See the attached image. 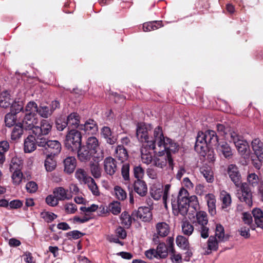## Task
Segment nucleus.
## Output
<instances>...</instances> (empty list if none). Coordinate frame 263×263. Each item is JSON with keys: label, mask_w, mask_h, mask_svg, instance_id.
Here are the masks:
<instances>
[{"label": "nucleus", "mask_w": 263, "mask_h": 263, "mask_svg": "<svg viewBox=\"0 0 263 263\" xmlns=\"http://www.w3.org/2000/svg\"><path fill=\"white\" fill-rule=\"evenodd\" d=\"M154 137L156 144L151 143L149 149L154 150L155 153L153 165L163 169L168 164L173 169L174 164L172 154L178 151V145L170 138L164 137L162 128L160 126L154 129Z\"/></svg>", "instance_id": "1"}, {"label": "nucleus", "mask_w": 263, "mask_h": 263, "mask_svg": "<svg viewBox=\"0 0 263 263\" xmlns=\"http://www.w3.org/2000/svg\"><path fill=\"white\" fill-rule=\"evenodd\" d=\"M217 142L218 138L214 131L199 132L196 137L195 149L198 153L204 156L208 149V144L216 145Z\"/></svg>", "instance_id": "2"}, {"label": "nucleus", "mask_w": 263, "mask_h": 263, "mask_svg": "<svg viewBox=\"0 0 263 263\" xmlns=\"http://www.w3.org/2000/svg\"><path fill=\"white\" fill-rule=\"evenodd\" d=\"M187 196L189 193L187 190L182 187L179 192L177 201H172L173 212L175 215L185 216L187 214L189 210Z\"/></svg>", "instance_id": "3"}, {"label": "nucleus", "mask_w": 263, "mask_h": 263, "mask_svg": "<svg viewBox=\"0 0 263 263\" xmlns=\"http://www.w3.org/2000/svg\"><path fill=\"white\" fill-rule=\"evenodd\" d=\"M152 127L151 125L146 124L145 123H138L136 128V136L141 142L146 143L145 145L148 146L149 149L151 148V143L156 144V139L150 138L149 136V132L151 130Z\"/></svg>", "instance_id": "4"}, {"label": "nucleus", "mask_w": 263, "mask_h": 263, "mask_svg": "<svg viewBox=\"0 0 263 263\" xmlns=\"http://www.w3.org/2000/svg\"><path fill=\"white\" fill-rule=\"evenodd\" d=\"M64 143L68 149L74 151L82 144L81 133L76 129L70 130L66 136Z\"/></svg>", "instance_id": "5"}, {"label": "nucleus", "mask_w": 263, "mask_h": 263, "mask_svg": "<svg viewBox=\"0 0 263 263\" xmlns=\"http://www.w3.org/2000/svg\"><path fill=\"white\" fill-rule=\"evenodd\" d=\"M37 145L47 150L50 154L55 156L59 154L61 151V144L58 140H51L44 137L38 138L36 140Z\"/></svg>", "instance_id": "6"}, {"label": "nucleus", "mask_w": 263, "mask_h": 263, "mask_svg": "<svg viewBox=\"0 0 263 263\" xmlns=\"http://www.w3.org/2000/svg\"><path fill=\"white\" fill-rule=\"evenodd\" d=\"M229 135L231 138L230 141L234 143L239 153L241 155L245 154L249 147L247 142L243 140L241 137L234 131H230Z\"/></svg>", "instance_id": "7"}, {"label": "nucleus", "mask_w": 263, "mask_h": 263, "mask_svg": "<svg viewBox=\"0 0 263 263\" xmlns=\"http://www.w3.org/2000/svg\"><path fill=\"white\" fill-rule=\"evenodd\" d=\"M237 196L240 201L245 202L249 206L252 205V194L247 183L241 184L240 190L237 192Z\"/></svg>", "instance_id": "8"}, {"label": "nucleus", "mask_w": 263, "mask_h": 263, "mask_svg": "<svg viewBox=\"0 0 263 263\" xmlns=\"http://www.w3.org/2000/svg\"><path fill=\"white\" fill-rule=\"evenodd\" d=\"M52 129V125L46 120H42L40 126H36L32 132L35 136L39 137L48 135Z\"/></svg>", "instance_id": "9"}, {"label": "nucleus", "mask_w": 263, "mask_h": 263, "mask_svg": "<svg viewBox=\"0 0 263 263\" xmlns=\"http://www.w3.org/2000/svg\"><path fill=\"white\" fill-rule=\"evenodd\" d=\"M227 172L231 180L236 186H238L241 184V177L237 166L234 164L229 165Z\"/></svg>", "instance_id": "10"}, {"label": "nucleus", "mask_w": 263, "mask_h": 263, "mask_svg": "<svg viewBox=\"0 0 263 263\" xmlns=\"http://www.w3.org/2000/svg\"><path fill=\"white\" fill-rule=\"evenodd\" d=\"M75 151H77V157L80 161L87 162L91 159L92 152L85 145L81 144Z\"/></svg>", "instance_id": "11"}, {"label": "nucleus", "mask_w": 263, "mask_h": 263, "mask_svg": "<svg viewBox=\"0 0 263 263\" xmlns=\"http://www.w3.org/2000/svg\"><path fill=\"white\" fill-rule=\"evenodd\" d=\"M103 167L107 174L112 176L117 170V162L111 157H106L103 162Z\"/></svg>", "instance_id": "12"}, {"label": "nucleus", "mask_w": 263, "mask_h": 263, "mask_svg": "<svg viewBox=\"0 0 263 263\" xmlns=\"http://www.w3.org/2000/svg\"><path fill=\"white\" fill-rule=\"evenodd\" d=\"M133 216L136 217L137 219L148 221L152 219V214L148 207H140L137 212L133 213Z\"/></svg>", "instance_id": "13"}, {"label": "nucleus", "mask_w": 263, "mask_h": 263, "mask_svg": "<svg viewBox=\"0 0 263 263\" xmlns=\"http://www.w3.org/2000/svg\"><path fill=\"white\" fill-rule=\"evenodd\" d=\"M38 123V119L36 116L31 115H25L22 121V127L26 130L31 129L33 132V128Z\"/></svg>", "instance_id": "14"}, {"label": "nucleus", "mask_w": 263, "mask_h": 263, "mask_svg": "<svg viewBox=\"0 0 263 263\" xmlns=\"http://www.w3.org/2000/svg\"><path fill=\"white\" fill-rule=\"evenodd\" d=\"M53 194L59 201L69 200L72 199V196L67 189L63 187H57L53 191Z\"/></svg>", "instance_id": "15"}, {"label": "nucleus", "mask_w": 263, "mask_h": 263, "mask_svg": "<svg viewBox=\"0 0 263 263\" xmlns=\"http://www.w3.org/2000/svg\"><path fill=\"white\" fill-rule=\"evenodd\" d=\"M79 129L84 131L85 133L93 134L98 130V126L93 120L88 119L84 124H80Z\"/></svg>", "instance_id": "16"}, {"label": "nucleus", "mask_w": 263, "mask_h": 263, "mask_svg": "<svg viewBox=\"0 0 263 263\" xmlns=\"http://www.w3.org/2000/svg\"><path fill=\"white\" fill-rule=\"evenodd\" d=\"M208 221V215L205 212L203 211L197 212L195 216L192 220L193 223L196 226L207 225Z\"/></svg>", "instance_id": "17"}, {"label": "nucleus", "mask_w": 263, "mask_h": 263, "mask_svg": "<svg viewBox=\"0 0 263 263\" xmlns=\"http://www.w3.org/2000/svg\"><path fill=\"white\" fill-rule=\"evenodd\" d=\"M64 171L67 174L73 172L77 166V160L74 157L68 156L63 161Z\"/></svg>", "instance_id": "18"}, {"label": "nucleus", "mask_w": 263, "mask_h": 263, "mask_svg": "<svg viewBox=\"0 0 263 263\" xmlns=\"http://www.w3.org/2000/svg\"><path fill=\"white\" fill-rule=\"evenodd\" d=\"M156 232L158 237H164L170 233V227L166 222H158L156 225Z\"/></svg>", "instance_id": "19"}, {"label": "nucleus", "mask_w": 263, "mask_h": 263, "mask_svg": "<svg viewBox=\"0 0 263 263\" xmlns=\"http://www.w3.org/2000/svg\"><path fill=\"white\" fill-rule=\"evenodd\" d=\"M134 190L140 196H144L147 192L146 183L141 180H137L134 184Z\"/></svg>", "instance_id": "20"}, {"label": "nucleus", "mask_w": 263, "mask_h": 263, "mask_svg": "<svg viewBox=\"0 0 263 263\" xmlns=\"http://www.w3.org/2000/svg\"><path fill=\"white\" fill-rule=\"evenodd\" d=\"M205 199L208 206L209 213L214 216L216 214V198L214 194L212 193L208 194L205 196Z\"/></svg>", "instance_id": "21"}, {"label": "nucleus", "mask_w": 263, "mask_h": 263, "mask_svg": "<svg viewBox=\"0 0 263 263\" xmlns=\"http://www.w3.org/2000/svg\"><path fill=\"white\" fill-rule=\"evenodd\" d=\"M252 148L256 157L263 159V144L258 139H255L252 142Z\"/></svg>", "instance_id": "22"}, {"label": "nucleus", "mask_w": 263, "mask_h": 263, "mask_svg": "<svg viewBox=\"0 0 263 263\" xmlns=\"http://www.w3.org/2000/svg\"><path fill=\"white\" fill-rule=\"evenodd\" d=\"M101 134L102 136L106 140L107 143L109 144H114L117 140L116 137L112 135L110 128L107 126L102 127Z\"/></svg>", "instance_id": "23"}, {"label": "nucleus", "mask_w": 263, "mask_h": 263, "mask_svg": "<svg viewBox=\"0 0 263 263\" xmlns=\"http://www.w3.org/2000/svg\"><path fill=\"white\" fill-rule=\"evenodd\" d=\"M217 151L221 153L226 158H229L232 156L231 147L226 142H221L216 144Z\"/></svg>", "instance_id": "24"}, {"label": "nucleus", "mask_w": 263, "mask_h": 263, "mask_svg": "<svg viewBox=\"0 0 263 263\" xmlns=\"http://www.w3.org/2000/svg\"><path fill=\"white\" fill-rule=\"evenodd\" d=\"M36 141L34 136H28L24 141V151L25 153H31L36 147Z\"/></svg>", "instance_id": "25"}, {"label": "nucleus", "mask_w": 263, "mask_h": 263, "mask_svg": "<svg viewBox=\"0 0 263 263\" xmlns=\"http://www.w3.org/2000/svg\"><path fill=\"white\" fill-rule=\"evenodd\" d=\"M114 156L121 162H124L128 159V155L124 146L119 145L115 149Z\"/></svg>", "instance_id": "26"}, {"label": "nucleus", "mask_w": 263, "mask_h": 263, "mask_svg": "<svg viewBox=\"0 0 263 263\" xmlns=\"http://www.w3.org/2000/svg\"><path fill=\"white\" fill-rule=\"evenodd\" d=\"M80 117L76 112L70 114L67 118L66 122L69 127L78 128L79 129Z\"/></svg>", "instance_id": "27"}, {"label": "nucleus", "mask_w": 263, "mask_h": 263, "mask_svg": "<svg viewBox=\"0 0 263 263\" xmlns=\"http://www.w3.org/2000/svg\"><path fill=\"white\" fill-rule=\"evenodd\" d=\"M247 181L249 185L258 188L263 184L262 179L255 173H250L247 176Z\"/></svg>", "instance_id": "28"}, {"label": "nucleus", "mask_w": 263, "mask_h": 263, "mask_svg": "<svg viewBox=\"0 0 263 263\" xmlns=\"http://www.w3.org/2000/svg\"><path fill=\"white\" fill-rule=\"evenodd\" d=\"M53 155H47L44 162V166L46 171L52 172L54 171L57 166V161Z\"/></svg>", "instance_id": "29"}, {"label": "nucleus", "mask_w": 263, "mask_h": 263, "mask_svg": "<svg viewBox=\"0 0 263 263\" xmlns=\"http://www.w3.org/2000/svg\"><path fill=\"white\" fill-rule=\"evenodd\" d=\"M148 146L144 145L141 149V160L143 163L149 164L153 163V159L152 155L149 150L147 148Z\"/></svg>", "instance_id": "30"}, {"label": "nucleus", "mask_w": 263, "mask_h": 263, "mask_svg": "<svg viewBox=\"0 0 263 263\" xmlns=\"http://www.w3.org/2000/svg\"><path fill=\"white\" fill-rule=\"evenodd\" d=\"M220 199L222 202V208L227 209L229 207L232 203V198L231 195L224 190H222L220 193Z\"/></svg>", "instance_id": "31"}, {"label": "nucleus", "mask_w": 263, "mask_h": 263, "mask_svg": "<svg viewBox=\"0 0 263 263\" xmlns=\"http://www.w3.org/2000/svg\"><path fill=\"white\" fill-rule=\"evenodd\" d=\"M88 148L94 153H97L98 150L99 149V143L97 138L95 137H89L86 143V145Z\"/></svg>", "instance_id": "32"}, {"label": "nucleus", "mask_w": 263, "mask_h": 263, "mask_svg": "<svg viewBox=\"0 0 263 263\" xmlns=\"http://www.w3.org/2000/svg\"><path fill=\"white\" fill-rule=\"evenodd\" d=\"M252 214L257 226L263 229V212L259 208L254 209Z\"/></svg>", "instance_id": "33"}, {"label": "nucleus", "mask_w": 263, "mask_h": 263, "mask_svg": "<svg viewBox=\"0 0 263 263\" xmlns=\"http://www.w3.org/2000/svg\"><path fill=\"white\" fill-rule=\"evenodd\" d=\"M75 177L81 183L85 184L91 178L87 175L86 172L83 168H78L74 174Z\"/></svg>", "instance_id": "34"}, {"label": "nucleus", "mask_w": 263, "mask_h": 263, "mask_svg": "<svg viewBox=\"0 0 263 263\" xmlns=\"http://www.w3.org/2000/svg\"><path fill=\"white\" fill-rule=\"evenodd\" d=\"M200 172L208 182L212 183L214 181V174L210 167L204 166L201 167Z\"/></svg>", "instance_id": "35"}, {"label": "nucleus", "mask_w": 263, "mask_h": 263, "mask_svg": "<svg viewBox=\"0 0 263 263\" xmlns=\"http://www.w3.org/2000/svg\"><path fill=\"white\" fill-rule=\"evenodd\" d=\"M12 173L11 178L13 184L15 185H20L25 180L23 174L21 170L10 171Z\"/></svg>", "instance_id": "36"}, {"label": "nucleus", "mask_w": 263, "mask_h": 263, "mask_svg": "<svg viewBox=\"0 0 263 263\" xmlns=\"http://www.w3.org/2000/svg\"><path fill=\"white\" fill-rule=\"evenodd\" d=\"M120 219L122 224L126 228H128L131 225L133 220H135V217L133 216V214L132 216H130L127 212H124L120 216Z\"/></svg>", "instance_id": "37"}, {"label": "nucleus", "mask_w": 263, "mask_h": 263, "mask_svg": "<svg viewBox=\"0 0 263 263\" xmlns=\"http://www.w3.org/2000/svg\"><path fill=\"white\" fill-rule=\"evenodd\" d=\"M215 237L218 240V241L220 242L224 241L228 239L224 234V228L220 224H216Z\"/></svg>", "instance_id": "38"}, {"label": "nucleus", "mask_w": 263, "mask_h": 263, "mask_svg": "<svg viewBox=\"0 0 263 263\" xmlns=\"http://www.w3.org/2000/svg\"><path fill=\"white\" fill-rule=\"evenodd\" d=\"M90 171L91 175L95 178H100L101 176V169L98 162L90 163Z\"/></svg>", "instance_id": "39"}, {"label": "nucleus", "mask_w": 263, "mask_h": 263, "mask_svg": "<svg viewBox=\"0 0 263 263\" xmlns=\"http://www.w3.org/2000/svg\"><path fill=\"white\" fill-rule=\"evenodd\" d=\"M10 96L7 91H4L0 95V106L3 108H7L10 106L11 103Z\"/></svg>", "instance_id": "40"}, {"label": "nucleus", "mask_w": 263, "mask_h": 263, "mask_svg": "<svg viewBox=\"0 0 263 263\" xmlns=\"http://www.w3.org/2000/svg\"><path fill=\"white\" fill-rule=\"evenodd\" d=\"M38 107L37 104L35 102L30 101L28 102L25 107V114L36 116V114L37 113Z\"/></svg>", "instance_id": "41"}, {"label": "nucleus", "mask_w": 263, "mask_h": 263, "mask_svg": "<svg viewBox=\"0 0 263 263\" xmlns=\"http://www.w3.org/2000/svg\"><path fill=\"white\" fill-rule=\"evenodd\" d=\"M161 26V22L158 21L151 22L143 24V29L144 31H151L156 30Z\"/></svg>", "instance_id": "42"}, {"label": "nucleus", "mask_w": 263, "mask_h": 263, "mask_svg": "<svg viewBox=\"0 0 263 263\" xmlns=\"http://www.w3.org/2000/svg\"><path fill=\"white\" fill-rule=\"evenodd\" d=\"M181 228L182 233L186 236H190L194 231V227L187 221H182Z\"/></svg>", "instance_id": "43"}, {"label": "nucleus", "mask_w": 263, "mask_h": 263, "mask_svg": "<svg viewBox=\"0 0 263 263\" xmlns=\"http://www.w3.org/2000/svg\"><path fill=\"white\" fill-rule=\"evenodd\" d=\"M220 241H218V240L214 236H210L208 241V248L210 251H216L218 249V243ZM211 251L206 252V253L210 254Z\"/></svg>", "instance_id": "44"}, {"label": "nucleus", "mask_w": 263, "mask_h": 263, "mask_svg": "<svg viewBox=\"0 0 263 263\" xmlns=\"http://www.w3.org/2000/svg\"><path fill=\"white\" fill-rule=\"evenodd\" d=\"M23 133V127L21 124H16L11 132V138L12 140H16L21 138Z\"/></svg>", "instance_id": "45"}, {"label": "nucleus", "mask_w": 263, "mask_h": 263, "mask_svg": "<svg viewBox=\"0 0 263 263\" xmlns=\"http://www.w3.org/2000/svg\"><path fill=\"white\" fill-rule=\"evenodd\" d=\"M23 162L21 160L17 157H14L12 159L10 164V171H13L21 170L22 168Z\"/></svg>", "instance_id": "46"}, {"label": "nucleus", "mask_w": 263, "mask_h": 263, "mask_svg": "<svg viewBox=\"0 0 263 263\" xmlns=\"http://www.w3.org/2000/svg\"><path fill=\"white\" fill-rule=\"evenodd\" d=\"M177 245L180 248L186 250L189 247V242L185 237L183 236L179 235L176 239Z\"/></svg>", "instance_id": "47"}, {"label": "nucleus", "mask_w": 263, "mask_h": 263, "mask_svg": "<svg viewBox=\"0 0 263 263\" xmlns=\"http://www.w3.org/2000/svg\"><path fill=\"white\" fill-rule=\"evenodd\" d=\"M85 184H87L89 189L90 190L93 195L99 196L100 195V192L98 187L95 181L92 177L90 180L87 181Z\"/></svg>", "instance_id": "48"}, {"label": "nucleus", "mask_w": 263, "mask_h": 263, "mask_svg": "<svg viewBox=\"0 0 263 263\" xmlns=\"http://www.w3.org/2000/svg\"><path fill=\"white\" fill-rule=\"evenodd\" d=\"M37 113L41 117L44 118H48L52 114L49 107L47 106H39Z\"/></svg>", "instance_id": "49"}, {"label": "nucleus", "mask_w": 263, "mask_h": 263, "mask_svg": "<svg viewBox=\"0 0 263 263\" xmlns=\"http://www.w3.org/2000/svg\"><path fill=\"white\" fill-rule=\"evenodd\" d=\"M16 114L13 113L11 111L7 114L5 116V123L7 126L11 127L14 125L16 123Z\"/></svg>", "instance_id": "50"}, {"label": "nucleus", "mask_w": 263, "mask_h": 263, "mask_svg": "<svg viewBox=\"0 0 263 263\" xmlns=\"http://www.w3.org/2000/svg\"><path fill=\"white\" fill-rule=\"evenodd\" d=\"M114 192L116 198L119 200H124L127 197L126 192L119 186L114 187Z\"/></svg>", "instance_id": "51"}, {"label": "nucleus", "mask_w": 263, "mask_h": 263, "mask_svg": "<svg viewBox=\"0 0 263 263\" xmlns=\"http://www.w3.org/2000/svg\"><path fill=\"white\" fill-rule=\"evenodd\" d=\"M158 258H165L167 255V249L165 243H160L156 250Z\"/></svg>", "instance_id": "52"}, {"label": "nucleus", "mask_w": 263, "mask_h": 263, "mask_svg": "<svg viewBox=\"0 0 263 263\" xmlns=\"http://www.w3.org/2000/svg\"><path fill=\"white\" fill-rule=\"evenodd\" d=\"M23 102L22 101H14L10 106L11 111L14 114H17L23 109Z\"/></svg>", "instance_id": "53"}, {"label": "nucleus", "mask_w": 263, "mask_h": 263, "mask_svg": "<svg viewBox=\"0 0 263 263\" xmlns=\"http://www.w3.org/2000/svg\"><path fill=\"white\" fill-rule=\"evenodd\" d=\"M41 217L47 222H51L55 219L57 216L53 213L43 211L41 213Z\"/></svg>", "instance_id": "54"}, {"label": "nucleus", "mask_w": 263, "mask_h": 263, "mask_svg": "<svg viewBox=\"0 0 263 263\" xmlns=\"http://www.w3.org/2000/svg\"><path fill=\"white\" fill-rule=\"evenodd\" d=\"M187 199L189 207L191 206L196 211L199 209V204L198 202V198L196 196L193 195L190 197H187Z\"/></svg>", "instance_id": "55"}, {"label": "nucleus", "mask_w": 263, "mask_h": 263, "mask_svg": "<svg viewBox=\"0 0 263 263\" xmlns=\"http://www.w3.org/2000/svg\"><path fill=\"white\" fill-rule=\"evenodd\" d=\"M109 211L114 215H117L121 212L120 203L118 201H114L109 205Z\"/></svg>", "instance_id": "56"}, {"label": "nucleus", "mask_w": 263, "mask_h": 263, "mask_svg": "<svg viewBox=\"0 0 263 263\" xmlns=\"http://www.w3.org/2000/svg\"><path fill=\"white\" fill-rule=\"evenodd\" d=\"M170 258L173 263H182L181 255L179 253H176L174 249H171Z\"/></svg>", "instance_id": "57"}, {"label": "nucleus", "mask_w": 263, "mask_h": 263, "mask_svg": "<svg viewBox=\"0 0 263 263\" xmlns=\"http://www.w3.org/2000/svg\"><path fill=\"white\" fill-rule=\"evenodd\" d=\"M134 173L137 180H141L144 175V170L141 166H137L134 168Z\"/></svg>", "instance_id": "58"}, {"label": "nucleus", "mask_w": 263, "mask_h": 263, "mask_svg": "<svg viewBox=\"0 0 263 263\" xmlns=\"http://www.w3.org/2000/svg\"><path fill=\"white\" fill-rule=\"evenodd\" d=\"M170 188H171V185L167 184L165 185L163 189H161L162 190V194H163V196H162L163 203L164 206L166 209L167 208V197H168V193H169Z\"/></svg>", "instance_id": "59"}, {"label": "nucleus", "mask_w": 263, "mask_h": 263, "mask_svg": "<svg viewBox=\"0 0 263 263\" xmlns=\"http://www.w3.org/2000/svg\"><path fill=\"white\" fill-rule=\"evenodd\" d=\"M46 202L51 206H55L58 204L59 200L54 194L49 195L46 198Z\"/></svg>", "instance_id": "60"}, {"label": "nucleus", "mask_w": 263, "mask_h": 263, "mask_svg": "<svg viewBox=\"0 0 263 263\" xmlns=\"http://www.w3.org/2000/svg\"><path fill=\"white\" fill-rule=\"evenodd\" d=\"M129 163H126L123 164L121 173L122 175L125 180H128L129 179Z\"/></svg>", "instance_id": "61"}, {"label": "nucleus", "mask_w": 263, "mask_h": 263, "mask_svg": "<svg viewBox=\"0 0 263 263\" xmlns=\"http://www.w3.org/2000/svg\"><path fill=\"white\" fill-rule=\"evenodd\" d=\"M65 212L68 214H73L77 210V206L72 203H68L64 205Z\"/></svg>", "instance_id": "62"}, {"label": "nucleus", "mask_w": 263, "mask_h": 263, "mask_svg": "<svg viewBox=\"0 0 263 263\" xmlns=\"http://www.w3.org/2000/svg\"><path fill=\"white\" fill-rule=\"evenodd\" d=\"M26 189L29 193H35L37 190V185L34 181H30L26 185Z\"/></svg>", "instance_id": "63"}, {"label": "nucleus", "mask_w": 263, "mask_h": 263, "mask_svg": "<svg viewBox=\"0 0 263 263\" xmlns=\"http://www.w3.org/2000/svg\"><path fill=\"white\" fill-rule=\"evenodd\" d=\"M240 235L245 238H248L250 236V227H241L239 230Z\"/></svg>", "instance_id": "64"}]
</instances>
